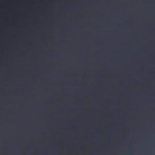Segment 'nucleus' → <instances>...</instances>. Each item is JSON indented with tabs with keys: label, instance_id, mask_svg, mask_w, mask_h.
<instances>
[{
	"label": "nucleus",
	"instance_id": "nucleus-1",
	"mask_svg": "<svg viewBox=\"0 0 155 155\" xmlns=\"http://www.w3.org/2000/svg\"><path fill=\"white\" fill-rule=\"evenodd\" d=\"M26 21V22H30V21Z\"/></svg>",
	"mask_w": 155,
	"mask_h": 155
},
{
	"label": "nucleus",
	"instance_id": "nucleus-2",
	"mask_svg": "<svg viewBox=\"0 0 155 155\" xmlns=\"http://www.w3.org/2000/svg\"><path fill=\"white\" fill-rule=\"evenodd\" d=\"M77 29H79V28H78ZM101 29H102V28H101Z\"/></svg>",
	"mask_w": 155,
	"mask_h": 155
},
{
	"label": "nucleus",
	"instance_id": "nucleus-3",
	"mask_svg": "<svg viewBox=\"0 0 155 155\" xmlns=\"http://www.w3.org/2000/svg\"><path fill=\"white\" fill-rule=\"evenodd\" d=\"M104 29V28H102V29Z\"/></svg>",
	"mask_w": 155,
	"mask_h": 155
},
{
	"label": "nucleus",
	"instance_id": "nucleus-4",
	"mask_svg": "<svg viewBox=\"0 0 155 155\" xmlns=\"http://www.w3.org/2000/svg\"><path fill=\"white\" fill-rule=\"evenodd\" d=\"M104 29V28H102V29Z\"/></svg>",
	"mask_w": 155,
	"mask_h": 155
},
{
	"label": "nucleus",
	"instance_id": "nucleus-5",
	"mask_svg": "<svg viewBox=\"0 0 155 155\" xmlns=\"http://www.w3.org/2000/svg\"><path fill=\"white\" fill-rule=\"evenodd\" d=\"M44 29H45V28H44Z\"/></svg>",
	"mask_w": 155,
	"mask_h": 155
},
{
	"label": "nucleus",
	"instance_id": "nucleus-6",
	"mask_svg": "<svg viewBox=\"0 0 155 155\" xmlns=\"http://www.w3.org/2000/svg\"><path fill=\"white\" fill-rule=\"evenodd\" d=\"M65 30H66V29H65Z\"/></svg>",
	"mask_w": 155,
	"mask_h": 155
},
{
	"label": "nucleus",
	"instance_id": "nucleus-7",
	"mask_svg": "<svg viewBox=\"0 0 155 155\" xmlns=\"http://www.w3.org/2000/svg\"><path fill=\"white\" fill-rule=\"evenodd\" d=\"M97 30H98V29H97Z\"/></svg>",
	"mask_w": 155,
	"mask_h": 155
},
{
	"label": "nucleus",
	"instance_id": "nucleus-8",
	"mask_svg": "<svg viewBox=\"0 0 155 155\" xmlns=\"http://www.w3.org/2000/svg\"><path fill=\"white\" fill-rule=\"evenodd\" d=\"M115 30H116V29H115Z\"/></svg>",
	"mask_w": 155,
	"mask_h": 155
}]
</instances>
